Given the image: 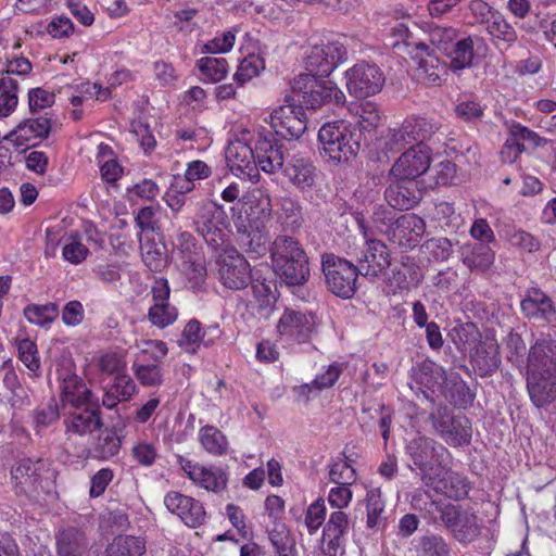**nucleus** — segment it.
<instances>
[{
    "label": "nucleus",
    "instance_id": "obj_1",
    "mask_svg": "<svg viewBox=\"0 0 556 556\" xmlns=\"http://www.w3.org/2000/svg\"><path fill=\"white\" fill-rule=\"evenodd\" d=\"M426 33L430 45V52L434 50L443 53L450 61V68L462 71L470 67L475 55L482 42L479 37H460L459 31L452 26L429 24Z\"/></svg>",
    "mask_w": 556,
    "mask_h": 556
},
{
    "label": "nucleus",
    "instance_id": "obj_2",
    "mask_svg": "<svg viewBox=\"0 0 556 556\" xmlns=\"http://www.w3.org/2000/svg\"><path fill=\"white\" fill-rule=\"evenodd\" d=\"M276 275L288 286L304 285L309 278L308 256L293 237L277 236L269 249Z\"/></svg>",
    "mask_w": 556,
    "mask_h": 556
},
{
    "label": "nucleus",
    "instance_id": "obj_3",
    "mask_svg": "<svg viewBox=\"0 0 556 556\" xmlns=\"http://www.w3.org/2000/svg\"><path fill=\"white\" fill-rule=\"evenodd\" d=\"M324 159L334 163L348 162L361 150L362 134L356 126L344 121L326 123L318 131Z\"/></svg>",
    "mask_w": 556,
    "mask_h": 556
},
{
    "label": "nucleus",
    "instance_id": "obj_4",
    "mask_svg": "<svg viewBox=\"0 0 556 556\" xmlns=\"http://www.w3.org/2000/svg\"><path fill=\"white\" fill-rule=\"evenodd\" d=\"M291 87L298 102L307 109L316 110L330 102L342 105L345 102L344 93L331 80L313 74H300Z\"/></svg>",
    "mask_w": 556,
    "mask_h": 556
},
{
    "label": "nucleus",
    "instance_id": "obj_5",
    "mask_svg": "<svg viewBox=\"0 0 556 556\" xmlns=\"http://www.w3.org/2000/svg\"><path fill=\"white\" fill-rule=\"evenodd\" d=\"M197 232L214 253L225 250L228 244V216L224 207L213 201L203 202L194 218Z\"/></svg>",
    "mask_w": 556,
    "mask_h": 556
},
{
    "label": "nucleus",
    "instance_id": "obj_6",
    "mask_svg": "<svg viewBox=\"0 0 556 556\" xmlns=\"http://www.w3.org/2000/svg\"><path fill=\"white\" fill-rule=\"evenodd\" d=\"M65 427V448L79 454V442L93 431L100 430L103 426L99 401L81 405L79 408H71L63 420Z\"/></svg>",
    "mask_w": 556,
    "mask_h": 556
},
{
    "label": "nucleus",
    "instance_id": "obj_7",
    "mask_svg": "<svg viewBox=\"0 0 556 556\" xmlns=\"http://www.w3.org/2000/svg\"><path fill=\"white\" fill-rule=\"evenodd\" d=\"M434 432L448 445L462 446L469 444L472 425L465 415H455L445 405H439L429 415Z\"/></svg>",
    "mask_w": 556,
    "mask_h": 556
},
{
    "label": "nucleus",
    "instance_id": "obj_8",
    "mask_svg": "<svg viewBox=\"0 0 556 556\" xmlns=\"http://www.w3.org/2000/svg\"><path fill=\"white\" fill-rule=\"evenodd\" d=\"M323 271L328 289L342 299H351L357 289L359 271L352 262L334 254L323 256Z\"/></svg>",
    "mask_w": 556,
    "mask_h": 556
},
{
    "label": "nucleus",
    "instance_id": "obj_9",
    "mask_svg": "<svg viewBox=\"0 0 556 556\" xmlns=\"http://www.w3.org/2000/svg\"><path fill=\"white\" fill-rule=\"evenodd\" d=\"M446 448L434 439L426 435H416L408 440L405 452L413 465L419 470L418 475L425 485L434 483L433 463L439 460L440 453Z\"/></svg>",
    "mask_w": 556,
    "mask_h": 556
},
{
    "label": "nucleus",
    "instance_id": "obj_10",
    "mask_svg": "<svg viewBox=\"0 0 556 556\" xmlns=\"http://www.w3.org/2000/svg\"><path fill=\"white\" fill-rule=\"evenodd\" d=\"M440 518L447 530L460 543H470L481 532V520L470 508H462L453 504L439 507Z\"/></svg>",
    "mask_w": 556,
    "mask_h": 556
},
{
    "label": "nucleus",
    "instance_id": "obj_11",
    "mask_svg": "<svg viewBox=\"0 0 556 556\" xmlns=\"http://www.w3.org/2000/svg\"><path fill=\"white\" fill-rule=\"evenodd\" d=\"M218 256L219 281L230 290L245 289L252 282L249 262L235 248L226 247Z\"/></svg>",
    "mask_w": 556,
    "mask_h": 556
},
{
    "label": "nucleus",
    "instance_id": "obj_12",
    "mask_svg": "<svg viewBox=\"0 0 556 556\" xmlns=\"http://www.w3.org/2000/svg\"><path fill=\"white\" fill-rule=\"evenodd\" d=\"M345 78L349 92L356 98H367L380 92L386 81L381 68L366 61L349 68Z\"/></svg>",
    "mask_w": 556,
    "mask_h": 556
},
{
    "label": "nucleus",
    "instance_id": "obj_13",
    "mask_svg": "<svg viewBox=\"0 0 556 556\" xmlns=\"http://www.w3.org/2000/svg\"><path fill=\"white\" fill-rule=\"evenodd\" d=\"M356 220L366 239L365 250L356 256L357 270L364 277L376 278L390 266V251L382 241L368 238V227L364 218L357 217Z\"/></svg>",
    "mask_w": 556,
    "mask_h": 556
},
{
    "label": "nucleus",
    "instance_id": "obj_14",
    "mask_svg": "<svg viewBox=\"0 0 556 556\" xmlns=\"http://www.w3.org/2000/svg\"><path fill=\"white\" fill-rule=\"evenodd\" d=\"M346 56V48L339 41L315 45L305 58L306 74L315 77L329 76Z\"/></svg>",
    "mask_w": 556,
    "mask_h": 556
},
{
    "label": "nucleus",
    "instance_id": "obj_15",
    "mask_svg": "<svg viewBox=\"0 0 556 556\" xmlns=\"http://www.w3.org/2000/svg\"><path fill=\"white\" fill-rule=\"evenodd\" d=\"M53 121L48 114L22 121L14 129L4 136L16 148H30L38 146L50 136Z\"/></svg>",
    "mask_w": 556,
    "mask_h": 556
},
{
    "label": "nucleus",
    "instance_id": "obj_16",
    "mask_svg": "<svg viewBox=\"0 0 556 556\" xmlns=\"http://www.w3.org/2000/svg\"><path fill=\"white\" fill-rule=\"evenodd\" d=\"M270 126L285 139L300 138L306 130L303 105L288 103L275 109L270 114Z\"/></svg>",
    "mask_w": 556,
    "mask_h": 556
},
{
    "label": "nucleus",
    "instance_id": "obj_17",
    "mask_svg": "<svg viewBox=\"0 0 556 556\" xmlns=\"http://www.w3.org/2000/svg\"><path fill=\"white\" fill-rule=\"evenodd\" d=\"M430 151L424 143H416L406 150L393 164L391 174L397 179L413 180L430 166Z\"/></svg>",
    "mask_w": 556,
    "mask_h": 556
},
{
    "label": "nucleus",
    "instance_id": "obj_18",
    "mask_svg": "<svg viewBox=\"0 0 556 556\" xmlns=\"http://www.w3.org/2000/svg\"><path fill=\"white\" fill-rule=\"evenodd\" d=\"M316 325L314 314L288 308L278 321L277 331L280 336L298 343H305L311 340L316 330Z\"/></svg>",
    "mask_w": 556,
    "mask_h": 556
},
{
    "label": "nucleus",
    "instance_id": "obj_19",
    "mask_svg": "<svg viewBox=\"0 0 556 556\" xmlns=\"http://www.w3.org/2000/svg\"><path fill=\"white\" fill-rule=\"evenodd\" d=\"M253 151L256 164L267 174L281 169L285 163L283 144L271 132L258 134L254 140Z\"/></svg>",
    "mask_w": 556,
    "mask_h": 556
},
{
    "label": "nucleus",
    "instance_id": "obj_20",
    "mask_svg": "<svg viewBox=\"0 0 556 556\" xmlns=\"http://www.w3.org/2000/svg\"><path fill=\"white\" fill-rule=\"evenodd\" d=\"M164 504L172 514L177 515L190 528H197L205 521L204 507L193 497L172 491L165 495Z\"/></svg>",
    "mask_w": 556,
    "mask_h": 556
},
{
    "label": "nucleus",
    "instance_id": "obj_21",
    "mask_svg": "<svg viewBox=\"0 0 556 556\" xmlns=\"http://www.w3.org/2000/svg\"><path fill=\"white\" fill-rule=\"evenodd\" d=\"M412 381L427 400L434 403L433 395L443 390L446 372L442 366L430 359H425L413 368Z\"/></svg>",
    "mask_w": 556,
    "mask_h": 556
},
{
    "label": "nucleus",
    "instance_id": "obj_22",
    "mask_svg": "<svg viewBox=\"0 0 556 556\" xmlns=\"http://www.w3.org/2000/svg\"><path fill=\"white\" fill-rule=\"evenodd\" d=\"M245 204V218H239L236 225H243L254 229H267V223L271 217V201L268 192L255 188L249 192Z\"/></svg>",
    "mask_w": 556,
    "mask_h": 556
},
{
    "label": "nucleus",
    "instance_id": "obj_23",
    "mask_svg": "<svg viewBox=\"0 0 556 556\" xmlns=\"http://www.w3.org/2000/svg\"><path fill=\"white\" fill-rule=\"evenodd\" d=\"M520 307L522 314L530 320L549 324L556 319V307L552 299L539 288L527 291Z\"/></svg>",
    "mask_w": 556,
    "mask_h": 556
},
{
    "label": "nucleus",
    "instance_id": "obj_24",
    "mask_svg": "<svg viewBox=\"0 0 556 556\" xmlns=\"http://www.w3.org/2000/svg\"><path fill=\"white\" fill-rule=\"evenodd\" d=\"M350 518L346 513L336 510L330 514L323 530V546L327 556H337L343 552L344 536L349 531Z\"/></svg>",
    "mask_w": 556,
    "mask_h": 556
},
{
    "label": "nucleus",
    "instance_id": "obj_25",
    "mask_svg": "<svg viewBox=\"0 0 556 556\" xmlns=\"http://www.w3.org/2000/svg\"><path fill=\"white\" fill-rule=\"evenodd\" d=\"M527 371L556 375V341L542 338L530 348Z\"/></svg>",
    "mask_w": 556,
    "mask_h": 556
},
{
    "label": "nucleus",
    "instance_id": "obj_26",
    "mask_svg": "<svg viewBox=\"0 0 556 556\" xmlns=\"http://www.w3.org/2000/svg\"><path fill=\"white\" fill-rule=\"evenodd\" d=\"M426 230L425 220L416 214H404L395 219L391 229L393 242L404 248H415Z\"/></svg>",
    "mask_w": 556,
    "mask_h": 556
},
{
    "label": "nucleus",
    "instance_id": "obj_27",
    "mask_svg": "<svg viewBox=\"0 0 556 556\" xmlns=\"http://www.w3.org/2000/svg\"><path fill=\"white\" fill-rule=\"evenodd\" d=\"M527 390L532 404L542 408L556 400V375L527 371Z\"/></svg>",
    "mask_w": 556,
    "mask_h": 556
},
{
    "label": "nucleus",
    "instance_id": "obj_28",
    "mask_svg": "<svg viewBox=\"0 0 556 556\" xmlns=\"http://www.w3.org/2000/svg\"><path fill=\"white\" fill-rule=\"evenodd\" d=\"M384 199L392 208L408 211L419 203L421 194L416 181L397 179L388 186Z\"/></svg>",
    "mask_w": 556,
    "mask_h": 556
},
{
    "label": "nucleus",
    "instance_id": "obj_29",
    "mask_svg": "<svg viewBox=\"0 0 556 556\" xmlns=\"http://www.w3.org/2000/svg\"><path fill=\"white\" fill-rule=\"evenodd\" d=\"M60 379L62 381L61 392L64 405H68L71 408H79L81 405L99 401L98 396L76 374L60 376Z\"/></svg>",
    "mask_w": 556,
    "mask_h": 556
},
{
    "label": "nucleus",
    "instance_id": "obj_30",
    "mask_svg": "<svg viewBox=\"0 0 556 556\" xmlns=\"http://www.w3.org/2000/svg\"><path fill=\"white\" fill-rule=\"evenodd\" d=\"M416 50L426 54V58H420L418 62V78L427 85H440L443 77L447 74V63L432 55L430 47L425 41L417 42Z\"/></svg>",
    "mask_w": 556,
    "mask_h": 556
},
{
    "label": "nucleus",
    "instance_id": "obj_31",
    "mask_svg": "<svg viewBox=\"0 0 556 556\" xmlns=\"http://www.w3.org/2000/svg\"><path fill=\"white\" fill-rule=\"evenodd\" d=\"M236 228L238 244L249 257L258 258L269 251L267 229H254L243 225H236Z\"/></svg>",
    "mask_w": 556,
    "mask_h": 556
},
{
    "label": "nucleus",
    "instance_id": "obj_32",
    "mask_svg": "<svg viewBox=\"0 0 556 556\" xmlns=\"http://www.w3.org/2000/svg\"><path fill=\"white\" fill-rule=\"evenodd\" d=\"M459 256L470 271L483 273L493 265L495 253L489 244L469 242L459 248Z\"/></svg>",
    "mask_w": 556,
    "mask_h": 556
},
{
    "label": "nucleus",
    "instance_id": "obj_33",
    "mask_svg": "<svg viewBox=\"0 0 556 556\" xmlns=\"http://www.w3.org/2000/svg\"><path fill=\"white\" fill-rule=\"evenodd\" d=\"M89 548V541L84 531L68 527L56 535V553L59 556H83Z\"/></svg>",
    "mask_w": 556,
    "mask_h": 556
},
{
    "label": "nucleus",
    "instance_id": "obj_34",
    "mask_svg": "<svg viewBox=\"0 0 556 556\" xmlns=\"http://www.w3.org/2000/svg\"><path fill=\"white\" fill-rule=\"evenodd\" d=\"M43 463L41 460H31L29 458L21 459L11 471L12 478L16 484L24 491H37L41 482Z\"/></svg>",
    "mask_w": 556,
    "mask_h": 556
},
{
    "label": "nucleus",
    "instance_id": "obj_35",
    "mask_svg": "<svg viewBox=\"0 0 556 556\" xmlns=\"http://www.w3.org/2000/svg\"><path fill=\"white\" fill-rule=\"evenodd\" d=\"M471 364L480 377L495 372L501 365L498 345L496 343H480L471 355Z\"/></svg>",
    "mask_w": 556,
    "mask_h": 556
},
{
    "label": "nucleus",
    "instance_id": "obj_36",
    "mask_svg": "<svg viewBox=\"0 0 556 556\" xmlns=\"http://www.w3.org/2000/svg\"><path fill=\"white\" fill-rule=\"evenodd\" d=\"M132 371L143 387L156 388L163 383V371L159 362H150L148 350H142L132 363Z\"/></svg>",
    "mask_w": 556,
    "mask_h": 556
},
{
    "label": "nucleus",
    "instance_id": "obj_37",
    "mask_svg": "<svg viewBox=\"0 0 556 556\" xmlns=\"http://www.w3.org/2000/svg\"><path fill=\"white\" fill-rule=\"evenodd\" d=\"M439 476L440 473L434 471V483L427 486L456 501L467 496L469 486L463 477L452 471L445 472L442 478Z\"/></svg>",
    "mask_w": 556,
    "mask_h": 556
},
{
    "label": "nucleus",
    "instance_id": "obj_38",
    "mask_svg": "<svg viewBox=\"0 0 556 556\" xmlns=\"http://www.w3.org/2000/svg\"><path fill=\"white\" fill-rule=\"evenodd\" d=\"M226 159L231 170H239L241 173L249 170L248 174H250L251 170L257 167L253 147L241 141L228 146Z\"/></svg>",
    "mask_w": 556,
    "mask_h": 556
},
{
    "label": "nucleus",
    "instance_id": "obj_39",
    "mask_svg": "<svg viewBox=\"0 0 556 556\" xmlns=\"http://www.w3.org/2000/svg\"><path fill=\"white\" fill-rule=\"evenodd\" d=\"M286 177L298 188L304 190L315 182V167L305 159H292L283 169Z\"/></svg>",
    "mask_w": 556,
    "mask_h": 556
},
{
    "label": "nucleus",
    "instance_id": "obj_40",
    "mask_svg": "<svg viewBox=\"0 0 556 556\" xmlns=\"http://www.w3.org/2000/svg\"><path fill=\"white\" fill-rule=\"evenodd\" d=\"M444 397L456 407H466L473 402L475 394L471 393L467 383L459 375L446 376L443 390Z\"/></svg>",
    "mask_w": 556,
    "mask_h": 556
},
{
    "label": "nucleus",
    "instance_id": "obj_41",
    "mask_svg": "<svg viewBox=\"0 0 556 556\" xmlns=\"http://www.w3.org/2000/svg\"><path fill=\"white\" fill-rule=\"evenodd\" d=\"M422 279L419 265L412 257H404L400 266L393 269L391 282L401 290L417 287Z\"/></svg>",
    "mask_w": 556,
    "mask_h": 556
},
{
    "label": "nucleus",
    "instance_id": "obj_42",
    "mask_svg": "<svg viewBox=\"0 0 556 556\" xmlns=\"http://www.w3.org/2000/svg\"><path fill=\"white\" fill-rule=\"evenodd\" d=\"M140 250L142 261L151 271L161 273L167 266V249L163 242L146 237Z\"/></svg>",
    "mask_w": 556,
    "mask_h": 556
},
{
    "label": "nucleus",
    "instance_id": "obj_43",
    "mask_svg": "<svg viewBox=\"0 0 556 556\" xmlns=\"http://www.w3.org/2000/svg\"><path fill=\"white\" fill-rule=\"evenodd\" d=\"M277 218L285 231H295L303 223L302 207L290 197H282L278 202Z\"/></svg>",
    "mask_w": 556,
    "mask_h": 556
},
{
    "label": "nucleus",
    "instance_id": "obj_44",
    "mask_svg": "<svg viewBox=\"0 0 556 556\" xmlns=\"http://www.w3.org/2000/svg\"><path fill=\"white\" fill-rule=\"evenodd\" d=\"M252 292L257 303L258 312L268 316L277 302L276 285L271 280H252Z\"/></svg>",
    "mask_w": 556,
    "mask_h": 556
},
{
    "label": "nucleus",
    "instance_id": "obj_45",
    "mask_svg": "<svg viewBox=\"0 0 556 556\" xmlns=\"http://www.w3.org/2000/svg\"><path fill=\"white\" fill-rule=\"evenodd\" d=\"M144 542L132 535H118L105 548V556H141Z\"/></svg>",
    "mask_w": 556,
    "mask_h": 556
},
{
    "label": "nucleus",
    "instance_id": "obj_46",
    "mask_svg": "<svg viewBox=\"0 0 556 556\" xmlns=\"http://www.w3.org/2000/svg\"><path fill=\"white\" fill-rule=\"evenodd\" d=\"M199 440L203 448L214 456L225 455L228 451L226 435L214 426L202 427L199 432Z\"/></svg>",
    "mask_w": 556,
    "mask_h": 556
},
{
    "label": "nucleus",
    "instance_id": "obj_47",
    "mask_svg": "<svg viewBox=\"0 0 556 556\" xmlns=\"http://www.w3.org/2000/svg\"><path fill=\"white\" fill-rule=\"evenodd\" d=\"M268 538L276 549L277 556H298L295 540L286 525L276 523L268 531Z\"/></svg>",
    "mask_w": 556,
    "mask_h": 556
},
{
    "label": "nucleus",
    "instance_id": "obj_48",
    "mask_svg": "<svg viewBox=\"0 0 556 556\" xmlns=\"http://www.w3.org/2000/svg\"><path fill=\"white\" fill-rule=\"evenodd\" d=\"M192 481L207 491L218 493L226 489L228 478L226 472L220 468H206L201 466Z\"/></svg>",
    "mask_w": 556,
    "mask_h": 556
},
{
    "label": "nucleus",
    "instance_id": "obj_49",
    "mask_svg": "<svg viewBox=\"0 0 556 556\" xmlns=\"http://www.w3.org/2000/svg\"><path fill=\"white\" fill-rule=\"evenodd\" d=\"M18 81L11 76L0 78V117L9 116L18 103Z\"/></svg>",
    "mask_w": 556,
    "mask_h": 556
},
{
    "label": "nucleus",
    "instance_id": "obj_50",
    "mask_svg": "<svg viewBox=\"0 0 556 556\" xmlns=\"http://www.w3.org/2000/svg\"><path fill=\"white\" fill-rule=\"evenodd\" d=\"M447 541L438 534H426L419 538L416 545L417 556H452Z\"/></svg>",
    "mask_w": 556,
    "mask_h": 556
},
{
    "label": "nucleus",
    "instance_id": "obj_51",
    "mask_svg": "<svg viewBox=\"0 0 556 556\" xmlns=\"http://www.w3.org/2000/svg\"><path fill=\"white\" fill-rule=\"evenodd\" d=\"M404 132L409 137L412 143H424L438 129V126L425 117H410L403 122Z\"/></svg>",
    "mask_w": 556,
    "mask_h": 556
},
{
    "label": "nucleus",
    "instance_id": "obj_52",
    "mask_svg": "<svg viewBox=\"0 0 556 556\" xmlns=\"http://www.w3.org/2000/svg\"><path fill=\"white\" fill-rule=\"evenodd\" d=\"M121 446L122 441L116 431L106 429L98 437L93 447V457L108 460L118 454Z\"/></svg>",
    "mask_w": 556,
    "mask_h": 556
},
{
    "label": "nucleus",
    "instance_id": "obj_53",
    "mask_svg": "<svg viewBox=\"0 0 556 556\" xmlns=\"http://www.w3.org/2000/svg\"><path fill=\"white\" fill-rule=\"evenodd\" d=\"M24 316L34 325L49 327L59 316L58 305L54 303L29 304L24 308Z\"/></svg>",
    "mask_w": 556,
    "mask_h": 556
},
{
    "label": "nucleus",
    "instance_id": "obj_54",
    "mask_svg": "<svg viewBox=\"0 0 556 556\" xmlns=\"http://www.w3.org/2000/svg\"><path fill=\"white\" fill-rule=\"evenodd\" d=\"M197 67L211 83L223 80L228 73V62L225 58L203 56L197 61Z\"/></svg>",
    "mask_w": 556,
    "mask_h": 556
},
{
    "label": "nucleus",
    "instance_id": "obj_55",
    "mask_svg": "<svg viewBox=\"0 0 556 556\" xmlns=\"http://www.w3.org/2000/svg\"><path fill=\"white\" fill-rule=\"evenodd\" d=\"M367 520L366 526L369 529L380 528L382 525L381 515L384 510V502L379 489H371L366 494Z\"/></svg>",
    "mask_w": 556,
    "mask_h": 556
},
{
    "label": "nucleus",
    "instance_id": "obj_56",
    "mask_svg": "<svg viewBox=\"0 0 556 556\" xmlns=\"http://www.w3.org/2000/svg\"><path fill=\"white\" fill-rule=\"evenodd\" d=\"M60 418L59 404L54 397H51L47 403L40 404L33 412V419L37 431L48 428L56 422Z\"/></svg>",
    "mask_w": 556,
    "mask_h": 556
},
{
    "label": "nucleus",
    "instance_id": "obj_57",
    "mask_svg": "<svg viewBox=\"0 0 556 556\" xmlns=\"http://www.w3.org/2000/svg\"><path fill=\"white\" fill-rule=\"evenodd\" d=\"M177 316V308L169 303H154L148 312V319L161 329L172 325Z\"/></svg>",
    "mask_w": 556,
    "mask_h": 556
},
{
    "label": "nucleus",
    "instance_id": "obj_58",
    "mask_svg": "<svg viewBox=\"0 0 556 556\" xmlns=\"http://www.w3.org/2000/svg\"><path fill=\"white\" fill-rule=\"evenodd\" d=\"M204 333L201 328V324L195 319H191L185 326L181 337L177 340V343L187 352L194 353L199 348Z\"/></svg>",
    "mask_w": 556,
    "mask_h": 556
},
{
    "label": "nucleus",
    "instance_id": "obj_59",
    "mask_svg": "<svg viewBox=\"0 0 556 556\" xmlns=\"http://www.w3.org/2000/svg\"><path fill=\"white\" fill-rule=\"evenodd\" d=\"M182 271L193 288L200 287L206 277V264L204 255H198L181 262Z\"/></svg>",
    "mask_w": 556,
    "mask_h": 556
},
{
    "label": "nucleus",
    "instance_id": "obj_60",
    "mask_svg": "<svg viewBox=\"0 0 556 556\" xmlns=\"http://www.w3.org/2000/svg\"><path fill=\"white\" fill-rule=\"evenodd\" d=\"M264 68V62L258 56L252 54L244 58L235 73V80L242 86L253 77L257 76L260 71Z\"/></svg>",
    "mask_w": 556,
    "mask_h": 556
},
{
    "label": "nucleus",
    "instance_id": "obj_61",
    "mask_svg": "<svg viewBox=\"0 0 556 556\" xmlns=\"http://www.w3.org/2000/svg\"><path fill=\"white\" fill-rule=\"evenodd\" d=\"M329 480L339 485H351L356 480L355 469L345 460L330 465Z\"/></svg>",
    "mask_w": 556,
    "mask_h": 556
},
{
    "label": "nucleus",
    "instance_id": "obj_62",
    "mask_svg": "<svg viewBox=\"0 0 556 556\" xmlns=\"http://www.w3.org/2000/svg\"><path fill=\"white\" fill-rule=\"evenodd\" d=\"M18 357L22 363L35 375L40 368V361L37 355V345L29 339H23L17 343Z\"/></svg>",
    "mask_w": 556,
    "mask_h": 556
},
{
    "label": "nucleus",
    "instance_id": "obj_63",
    "mask_svg": "<svg viewBox=\"0 0 556 556\" xmlns=\"http://www.w3.org/2000/svg\"><path fill=\"white\" fill-rule=\"evenodd\" d=\"M181 262L202 255V249L198 245L195 238L188 231H181L175 243Z\"/></svg>",
    "mask_w": 556,
    "mask_h": 556
},
{
    "label": "nucleus",
    "instance_id": "obj_64",
    "mask_svg": "<svg viewBox=\"0 0 556 556\" xmlns=\"http://www.w3.org/2000/svg\"><path fill=\"white\" fill-rule=\"evenodd\" d=\"M381 117L376 104L366 102L361 106V113L356 123V128L363 131H370L380 124Z\"/></svg>",
    "mask_w": 556,
    "mask_h": 556
}]
</instances>
